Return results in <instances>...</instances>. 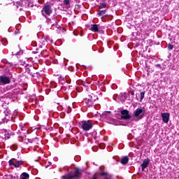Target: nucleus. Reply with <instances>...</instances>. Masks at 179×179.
<instances>
[{"label":"nucleus","instance_id":"obj_23","mask_svg":"<svg viewBox=\"0 0 179 179\" xmlns=\"http://www.w3.org/2000/svg\"><path fill=\"white\" fill-rule=\"evenodd\" d=\"M31 46L32 47H37V42H32L31 43Z\"/></svg>","mask_w":179,"mask_h":179},{"label":"nucleus","instance_id":"obj_1","mask_svg":"<svg viewBox=\"0 0 179 179\" xmlns=\"http://www.w3.org/2000/svg\"><path fill=\"white\" fill-rule=\"evenodd\" d=\"M145 108L140 107L136 108L135 110H134L133 114L131 115V120L132 121H139L145 117Z\"/></svg>","mask_w":179,"mask_h":179},{"label":"nucleus","instance_id":"obj_18","mask_svg":"<svg viewBox=\"0 0 179 179\" xmlns=\"http://www.w3.org/2000/svg\"><path fill=\"white\" fill-rule=\"evenodd\" d=\"M106 2L101 3L99 5V9H103V8H106Z\"/></svg>","mask_w":179,"mask_h":179},{"label":"nucleus","instance_id":"obj_9","mask_svg":"<svg viewBox=\"0 0 179 179\" xmlns=\"http://www.w3.org/2000/svg\"><path fill=\"white\" fill-rule=\"evenodd\" d=\"M93 101H96V99L94 98V94H92L89 95L88 98L85 99V103L88 104V106H92L93 104Z\"/></svg>","mask_w":179,"mask_h":179},{"label":"nucleus","instance_id":"obj_2","mask_svg":"<svg viewBox=\"0 0 179 179\" xmlns=\"http://www.w3.org/2000/svg\"><path fill=\"white\" fill-rule=\"evenodd\" d=\"M101 117L103 120H106L108 122V124L117 125V121L115 120V119L113 118V115H111L110 111L103 112Z\"/></svg>","mask_w":179,"mask_h":179},{"label":"nucleus","instance_id":"obj_33","mask_svg":"<svg viewBox=\"0 0 179 179\" xmlns=\"http://www.w3.org/2000/svg\"><path fill=\"white\" fill-rule=\"evenodd\" d=\"M66 82H67V83H70V81H69V80H66Z\"/></svg>","mask_w":179,"mask_h":179},{"label":"nucleus","instance_id":"obj_37","mask_svg":"<svg viewBox=\"0 0 179 179\" xmlns=\"http://www.w3.org/2000/svg\"><path fill=\"white\" fill-rule=\"evenodd\" d=\"M52 26H54V24H52Z\"/></svg>","mask_w":179,"mask_h":179},{"label":"nucleus","instance_id":"obj_24","mask_svg":"<svg viewBox=\"0 0 179 179\" xmlns=\"http://www.w3.org/2000/svg\"><path fill=\"white\" fill-rule=\"evenodd\" d=\"M46 42L47 43H52V41H51L50 38H45Z\"/></svg>","mask_w":179,"mask_h":179},{"label":"nucleus","instance_id":"obj_19","mask_svg":"<svg viewBox=\"0 0 179 179\" xmlns=\"http://www.w3.org/2000/svg\"><path fill=\"white\" fill-rule=\"evenodd\" d=\"M173 48H174V46L173 45H171V43H169L168 45V50H169L170 51H171V50H173Z\"/></svg>","mask_w":179,"mask_h":179},{"label":"nucleus","instance_id":"obj_28","mask_svg":"<svg viewBox=\"0 0 179 179\" xmlns=\"http://www.w3.org/2000/svg\"><path fill=\"white\" fill-rule=\"evenodd\" d=\"M13 148L14 150H16V149H17V147L16 145H13Z\"/></svg>","mask_w":179,"mask_h":179},{"label":"nucleus","instance_id":"obj_10","mask_svg":"<svg viewBox=\"0 0 179 179\" xmlns=\"http://www.w3.org/2000/svg\"><path fill=\"white\" fill-rule=\"evenodd\" d=\"M161 117L162 118V121L165 122V124H167L169 121H170V113H162Z\"/></svg>","mask_w":179,"mask_h":179},{"label":"nucleus","instance_id":"obj_30","mask_svg":"<svg viewBox=\"0 0 179 179\" xmlns=\"http://www.w3.org/2000/svg\"><path fill=\"white\" fill-rule=\"evenodd\" d=\"M20 127H21L22 131H24V127H23V126H22V124H20Z\"/></svg>","mask_w":179,"mask_h":179},{"label":"nucleus","instance_id":"obj_13","mask_svg":"<svg viewBox=\"0 0 179 179\" xmlns=\"http://www.w3.org/2000/svg\"><path fill=\"white\" fill-rule=\"evenodd\" d=\"M90 30H92V31H99V25L97 24H92L91 25V29Z\"/></svg>","mask_w":179,"mask_h":179},{"label":"nucleus","instance_id":"obj_3","mask_svg":"<svg viewBox=\"0 0 179 179\" xmlns=\"http://www.w3.org/2000/svg\"><path fill=\"white\" fill-rule=\"evenodd\" d=\"M81 174H82V172L80 169H76V171L74 173L64 176L62 177V179H72V178L78 179L79 177H80Z\"/></svg>","mask_w":179,"mask_h":179},{"label":"nucleus","instance_id":"obj_31","mask_svg":"<svg viewBox=\"0 0 179 179\" xmlns=\"http://www.w3.org/2000/svg\"><path fill=\"white\" fill-rule=\"evenodd\" d=\"M95 149H96V148H94V147L92 148V150H93L94 152H96V150H95Z\"/></svg>","mask_w":179,"mask_h":179},{"label":"nucleus","instance_id":"obj_27","mask_svg":"<svg viewBox=\"0 0 179 179\" xmlns=\"http://www.w3.org/2000/svg\"><path fill=\"white\" fill-rule=\"evenodd\" d=\"M46 22H47L48 24H50V22H51V20L47 18Z\"/></svg>","mask_w":179,"mask_h":179},{"label":"nucleus","instance_id":"obj_7","mask_svg":"<svg viewBox=\"0 0 179 179\" xmlns=\"http://www.w3.org/2000/svg\"><path fill=\"white\" fill-rule=\"evenodd\" d=\"M10 83V78L6 76H0V86L4 85H9Z\"/></svg>","mask_w":179,"mask_h":179},{"label":"nucleus","instance_id":"obj_17","mask_svg":"<svg viewBox=\"0 0 179 179\" xmlns=\"http://www.w3.org/2000/svg\"><path fill=\"white\" fill-rule=\"evenodd\" d=\"M145 99V92H142L140 94V101H142Z\"/></svg>","mask_w":179,"mask_h":179},{"label":"nucleus","instance_id":"obj_8","mask_svg":"<svg viewBox=\"0 0 179 179\" xmlns=\"http://www.w3.org/2000/svg\"><path fill=\"white\" fill-rule=\"evenodd\" d=\"M121 114V118H122V120H130V118H132V116L129 115V111L127 110H122Z\"/></svg>","mask_w":179,"mask_h":179},{"label":"nucleus","instance_id":"obj_29","mask_svg":"<svg viewBox=\"0 0 179 179\" xmlns=\"http://www.w3.org/2000/svg\"><path fill=\"white\" fill-rule=\"evenodd\" d=\"M67 113L69 114L71 113V107H69V109L67 110Z\"/></svg>","mask_w":179,"mask_h":179},{"label":"nucleus","instance_id":"obj_25","mask_svg":"<svg viewBox=\"0 0 179 179\" xmlns=\"http://www.w3.org/2000/svg\"><path fill=\"white\" fill-rule=\"evenodd\" d=\"M118 97L117 94L113 95V100H117V98Z\"/></svg>","mask_w":179,"mask_h":179},{"label":"nucleus","instance_id":"obj_36","mask_svg":"<svg viewBox=\"0 0 179 179\" xmlns=\"http://www.w3.org/2000/svg\"><path fill=\"white\" fill-rule=\"evenodd\" d=\"M3 131L5 132V134H6V130H3Z\"/></svg>","mask_w":179,"mask_h":179},{"label":"nucleus","instance_id":"obj_12","mask_svg":"<svg viewBox=\"0 0 179 179\" xmlns=\"http://www.w3.org/2000/svg\"><path fill=\"white\" fill-rule=\"evenodd\" d=\"M118 99L120 100V101H125V99H127V93H120L118 96Z\"/></svg>","mask_w":179,"mask_h":179},{"label":"nucleus","instance_id":"obj_14","mask_svg":"<svg viewBox=\"0 0 179 179\" xmlns=\"http://www.w3.org/2000/svg\"><path fill=\"white\" fill-rule=\"evenodd\" d=\"M29 173H27L26 172L22 173L20 175V179H29Z\"/></svg>","mask_w":179,"mask_h":179},{"label":"nucleus","instance_id":"obj_35","mask_svg":"<svg viewBox=\"0 0 179 179\" xmlns=\"http://www.w3.org/2000/svg\"><path fill=\"white\" fill-rule=\"evenodd\" d=\"M19 32H17V31H15V34H17Z\"/></svg>","mask_w":179,"mask_h":179},{"label":"nucleus","instance_id":"obj_21","mask_svg":"<svg viewBox=\"0 0 179 179\" xmlns=\"http://www.w3.org/2000/svg\"><path fill=\"white\" fill-rule=\"evenodd\" d=\"M2 43L4 45H6L7 43H8V41L6 39H3L2 40Z\"/></svg>","mask_w":179,"mask_h":179},{"label":"nucleus","instance_id":"obj_26","mask_svg":"<svg viewBox=\"0 0 179 179\" xmlns=\"http://www.w3.org/2000/svg\"><path fill=\"white\" fill-rule=\"evenodd\" d=\"M59 83H64V82H65V80H63V81H62V80H61V78H59Z\"/></svg>","mask_w":179,"mask_h":179},{"label":"nucleus","instance_id":"obj_5","mask_svg":"<svg viewBox=\"0 0 179 179\" xmlns=\"http://www.w3.org/2000/svg\"><path fill=\"white\" fill-rule=\"evenodd\" d=\"M8 164H9V166H10V167H12V166H13V167H15V169H17V168L20 167V166H22V164H23V161H18L17 159L13 158L9 160Z\"/></svg>","mask_w":179,"mask_h":179},{"label":"nucleus","instance_id":"obj_15","mask_svg":"<svg viewBox=\"0 0 179 179\" xmlns=\"http://www.w3.org/2000/svg\"><path fill=\"white\" fill-rule=\"evenodd\" d=\"M128 162H129V158H128V157H124L121 160L122 164H127Z\"/></svg>","mask_w":179,"mask_h":179},{"label":"nucleus","instance_id":"obj_6","mask_svg":"<svg viewBox=\"0 0 179 179\" xmlns=\"http://www.w3.org/2000/svg\"><path fill=\"white\" fill-rule=\"evenodd\" d=\"M41 12L43 16H46V15H50L52 13V8H51V6L46 5L43 8Z\"/></svg>","mask_w":179,"mask_h":179},{"label":"nucleus","instance_id":"obj_4","mask_svg":"<svg viewBox=\"0 0 179 179\" xmlns=\"http://www.w3.org/2000/svg\"><path fill=\"white\" fill-rule=\"evenodd\" d=\"M80 125L83 131H90L93 128V123L90 120L82 121Z\"/></svg>","mask_w":179,"mask_h":179},{"label":"nucleus","instance_id":"obj_32","mask_svg":"<svg viewBox=\"0 0 179 179\" xmlns=\"http://www.w3.org/2000/svg\"><path fill=\"white\" fill-rule=\"evenodd\" d=\"M14 115H17V113L16 112H15Z\"/></svg>","mask_w":179,"mask_h":179},{"label":"nucleus","instance_id":"obj_20","mask_svg":"<svg viewBox=\"0 0 179 179\" xmlns=\"http://www.w3.org/2000/svg\"><path fill=\"white\" fill-rule=\"evenodd\" d=\"M36 139H37V138H29V139H28V142H29V143H33V142H34V141H36Z\"/></svg>","mask_w":179,"mask_h":179},{"label":"nucleus","instance_id":"obj_34","mask_svg":"<svg viewBox=\"0 0 179 179\" xmlns=\"http://www.w3.org/2000/svg\"><path fill=\"white\" fill-rule=\"evenodd\" d=\"M157 66H161L162 65H161V64H157Z\"/></svg>","mask_w":179,"mask_h":179},{"label":"nucleus","instance_id":"obj_22","mask_svg":"<svg viewBox=\"0 0 179 179\" xmlns=\"http://www.w3.org/2000/svg\"><path fill=\"white\" fill-rule=\"evenodd\" d=\"M64 5H69V0H64Z\"/></svg>","mask_w":179,"mask_h":179},{"label":"nucleus","instance_id":"obj_16","mask_svg":"<svg viewBox=\"0 0 179 179\" xmlns=\"http://www.w3.org/2000/svg\"><path fill=\"white\" fill-rule=\"evenodd\" d=\"M106 10H99L98 12V15L99 16H104V15H106Z\"/></svg>","mask_w":179,"mask_h":179},{"label":"nucleus","instance_id":"obj_11","mask_svg":"<svg viewBox=\"0 0 179 179\" xmlns=\"http://www.w3.org/2000/svg\"><path fill=\"white\" fill-rule=\"evenodd\" d=\"M150 163V159H149V158H147L143 160V163L141 165L142 171H145V169H146V167L149 166Z\"/></svg>","mask_w":179,"mask_h":179}]
</instances>
